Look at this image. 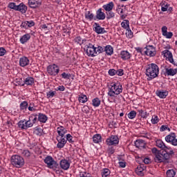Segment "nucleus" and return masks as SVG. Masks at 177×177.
I'll use <instances>...</instances> for the list:
<instances>
[{
  "instance_id": "f257e3e1",
  "label": "nucleus",
  "mask_w": 177,
  "mask_h": 177,
  "mask_svg": "<svg viewBox=\"0 0 177 177\" xmlns=\"http://www.w3.org/2000/svg\"><path fill=\"white\" fill-rule=\"evenodd\" d=\"M152 153L155 155V162H165V161L169 160V155L168 154V151L165 149L158 151L157 148H153Z\"/></svg>"
},
{
  "instance_id": "f03ea898",
  "label": "nucleus",
  "mask_w": 177,
  "mask_h": 177,
  "mask_svg": "<svg viewBox=\"0 0 177 177\" xmlns=\"http://www.w3.org/2000/svg\"><path fill=\"white\" fill-rule=\"evenodd\" d=\"M160 69L158 66L156 64H149L147 66L146 76L149 77V81L158 77Z\"/></svg>"
},
{
  "instance_id": "7ed1b4c3",
  "label": "nucleus",
  "mask_w": 177,
  "mask_h": 177,
  "mask_svg": "<svg viewBox=\"0 0 177 177\" xmlns=\"http://www.w3.org/2000/svg\"><path fill=\"white\" fill-rule=\"evenodd\" d=\"M122 93V85L120 83H113L109 88L108 96L110 97H115V96Z\"/></svg>"
},
{
  "instance_id": "20e7f679",
  "label": "nucleus",
  "mask_w": 177,
  "mask_h": 177,
  "mask_svg": "<svg viewBox=\"0 0 177 177\" xmlns=\"http://www.w3.org/2000/svg\"><path fill=\"white\" fill-rule=\"evenodd\" d=\"M11 164L15 168H21L24 166V158L19 155H13L11 157Z\"/></svg>"
},
{
  "instance_id": "39448f33",
  "label": "nucleus",
  "mask_w": 177,
  "mask_h": 177,
  "mask_svg": "<svg viewBox=\"0 0 177 177\" xmlns=\"http://www.w3.org/2000/svg\"><path fill=\"white\" fill-rule=\"evenodd\" d=\"M44 162L47 164L48 168H51L53 169H55V168H57V167H59V164H57V162L53 160V158H52V156H47L44 159Z\"/></svg>"
},
{
  "instance_id": "423d86ee",
  "label": "nucleus",
  "mask_w": 177,
  "mask_h": 177,
  "mask_svg": "<svg viewBox=\"0 0 177 177\" xmlns=\"http://www.w3.org/2000/svg\"><path fill=\"white\" fill-rule=\"evenodd\" d=\"M84 50L86 52L88 56H96V48L92 44H88L85 46Z\"/></svg>"
},
{
  "instance_id": "0eeeda50",
  "label": "nucleus",
  "mask_w": 177,
  "mask_h": 177,
  "mask_svg": "<svg viewBox=\"0 0 177 177\" xmlns=\"http://www.w3.org/2000/svg\"><path fill=\"white\" fill-rule=\"evenodd\" d=\"M59 71H60V69H59V66L56 64L50 65L47 68V72L50 75H57V74H59Z\"/></svg>"
},
{
  "instance_id": "6e6552de",
  "label": "nucleus",
  "mask_w": 177,
  "mask_h": 177,
  "mask_svg": "<svg viewBox=\"0 0 177 177\" xmlns=\"http://www.w3.org/2000/svg\"><path fill=\"white\" fill-rule=\"evenodd\" d=\"M165 140L167 143H171L173 146H177V139L175 133H171L165 137Z\"/></svg>"
},
{
  "instance_id": "1a4fd4ad",
  "label": "nucleus",
  "mask_w": 177,
  "mask_h": 177,
  "mask_svg": "<svg viewBox=\"0 0 177 177\" xmlns=\"http://www.w3.org/2000/svg\"><path fill=\"white\" fill-rule=\"evenodd\" d=\"M106 142L108 146H113L114 145H118V143L120 142V140L118 139V136H111L108 139H106Z\"/></svg>"
},
{
  "instance_id": "9d476101",
  "label": "nucleus",
  "mask_w": 177,
  "mask_h": 177,
  "mask_svg": "<svg viewBox=\"0 0 177 177\" xmlns=\"http://www.w3.org/2000/svg\"><path fill=\"white\" fill-rule=\"evenodd\" d=\"M162 53L164 57L169 61V63H171V64H174V66H177V64L175 63V61H174V56L172 55V53H171L169 50H163Z\"/></svg>"
},
{
  "instance_id": "9b49d317",
  "label": "nucleus",
  "mask_w": 177,
  "mask_h": 177,
  "mask_svg": "<svg viewBox=\"0 0 177 177\" xmlns=\"http://www.w3.org/2000/svg\"><path fill=\"white\" fill-rule=\"evenodd\" d=\"M145 53L147 56H156V48L153 46H147V48H145Z\"/></svg>"
},
{
  "instance_id": "f8f14e48",
  "label": "nucleus",
  "mask_w": 177,
  "mask_h": 177,
  "mask_svg": "<svg viewBox=\"0 0 177 177\" xmlns=\"http://www.w3.org/2000/svg\"><path fill=\"white\" fill-rule=\"evenodd\" d=\"M57 140L58 142L57 144V147L58 149H63V147L65 146L66 143H67L66 137L57 136Z\"/></svg>"
},
{
  "instance_id": "ddd939ff",
  "label": "nucleus",
  "mask_w": 177,
  "mask_h": 177,
  "mask_svg": "<svg viewBox=\"0 0 177 177\" xmlns=\"http://www.w3.org/2000/svg\"><path fill=\"white\" fill-rule=\"evenodd\" d=\"M28 5L30 8L35 9V8L41 6V0H28Z\"/></svg>"
},
{
  "instance_id": "4468645a",
  "label": "nucleus",
  "mask_w": 177,
  "mask_h": 177,
  "mask_svg": "<svg viewBox=\"0 0 177 177\" xmlns=\"http://www.w3.org/2000/svg\"><path fill=\"white\" fill-rule=\"evenodd\" d=\"M145 169H146V166H145V165L143 164H140L137 167L136 169V173L140 176H143L145 175V173H143V171H145Z\"/></svg>"
},
{
  "instance_id": "2eb2a0df",
  "label": "nucleus",
  "mask_w": 177,
  "mask_h": 177,
  "mask_svg": "<svg viewBox=\"0 0 177 177\" xmlns=\"http://www.w3.org/2000/svg\"><path fill=\"white\" fill-rule=\"evenodd\" d=\"M94 26H95L94 27V31L97 34H105V32H107L106 30H104V28H102L99 24L95 23Z\"/></svg>"
},
{
  "instance_id": "dca6fc26",
  "label": "nucleus",
  "mask_w": 177,
  "mask_h": 177,
  "mask_svg": "<svg viewBox=\"0 0 177 177\" xmlns=\"http://www.w3.org/2000/svg\"><path fill=\"white\" fill-rule=\"evenodd\" d=\"M60 167L62 168V169H64V171H67V169H68V168H70V162H68V160L64 159V160H62L60 161Z\"/></svg>"
},
{
  "instance_id": "f3484780",
  "label": "nucleus",
  "mask_w": 177,
  "mask_h": 177,
  "mask_svg": "<svg viewBox=\"0 0 177 177\" xmlns=\"http://www.w3.org/2000/svg\"><path fill=\"white\" fill-rule=\"evenodd\" d=\"M57 132L59 135L57 136H60V138H66L64 135L67 133V129H66L63 126H61L57 128Z\"/></svg>"
},
{
  "instance_id": "a211bd4d",
  "label": "nucleus",
  "mask_w": 177,
  "mask_h": 177,
  "mask_svg": "<svg viewBox=\"0 0 177 177\" xmlns=\"http://www.w3.org/2000/svg\"><path fill=\"white\" fill-rule=\"evenodd\" d=\"M135 146L138 149H145L146 147V141L143 140H137L135 142Z\"/></svg>"
},
{
  "instance_id": "6ab92c4d",
  "label": "nucleus",
  "mask_w": 177,
  "mask_h": 177,
  "mask_svg": "<svg viewBox=\"0 0 177 177\" xmlns=\"http://www.w3.org/2000/svg\"><path fill=\"white\" fill-rule=\"evenodd\" d=\"M131 53L128 50H122L120 52V57L122 60H129L131 59Z\"/></svg>"
},
{
  "instance_id": "aec40b11",
  "label": "nucleus",
  "mask_w": 177,
  "mask_h": 177,
  "mask_svg": "<svg viewBox=\"0 0 177 177\" xmlns=\"http://www.w3.org/2000/svg\"><path fill=\"white\" fill-rule=\"evenodd\" d=\"M96 19L98 20H104L106 19V14L102 11V8H99L96 12Z\"/></svg>"
},
{
  "instance_id": "412c9836",
  "label": "nucleus",
  "mask_w": 177,
  "mask_h": 177,
  "mask_svg": "<svg viewBox=\"0 0 177 177\" xmlns=\"http://www.w3.org/2000/svg\"><path fill=\"white\" fill-rule=\"evenodd\" d=\"M19 64L21 67H26V66H28V64H30V60L27 57H23L19 59Z\"/></svg>"
},
{
  "instance_id": "4be33fe9",
  "label": "nucleus",
  "mask_w": 177,
  "mask_h": 177,
  "mask_svg": "<svg viewBox=\"0 0 177 177\" xmlns=\"http://www.w3.org/2000/svg\"><path fill=\"white\" fill-rule=\"evenodd\" d=\"M17 11L20 12L22 14L26 13L27 7L24 3H21L19 5L17 6Z\"/></svg>"
},
{
  "instance_id": "5701e85b",
  "label": "nucleus",
  "mask_w": 177,
  "mask_h": 177,
  "mask_svg": "<svg viewBox=\"0 0 177 177\" xmlns=\"http://www.w3.org/2000/svg\"><path fill=\"white\" fill-rule=\"evenodd\" d=\"M34 84V79L32 77H28L25 79L24 83H21V86H24V85H32Z\"/></svg>"
},
{
  "instance_id": "b1692460",
  "label": "nucleus",
  "mask_w": 177,
  "mask_h": 177,
  "mask_svg": "<svg viewBox=\"0 0 177 177\" xmlns=\"http://www.w3.org/2000/svg\"><path fill=\"white\" fill-rule=\"evenodd\" d=\"M156 95L160 97V99H165L167 96H168V91L162 90V91H158L157 90L156 92Z\"/></svg>"
},
{
  "instance_id": "393cba45",
  "label": "nucleus",
  "mask_w": 177,
  "mask_h": 177,
  "mask_svg": "<svg viewBox=\"0 0 177 177\" xmlns=\"http://www.w3.org/2000/svg\"><path fill=\"white\" fill-rule=\"evenodd\" d=\"M156 143L157 147H159V149H162L161 150H167V149H168V147L165 146L164 142H162V140H157Z\"/></svg>"
},
{
  "instance_id": "a878e982",
  "label": "nucleus",
  "mask_w": 177,
  "mask_h": 177,
  "mask_svg": "<svg viewBox=\"0 0 177 177\" xmlns=\"http://www.w3.org/2000/svg\"><path fill=\"white\" fill-rule=\"evenodd\" d=\"M165 73L167 74V75L169 76H174L176 75V74L177 73V68H165Z\"/></svg>"
},
{
  "instance_id": "bb28decb",
  "label": "nucleus",
  "mask_w": 177,
  "mask_h": 177,
  "mask_svg": "<svg viewBox=\"0 0 177 177\" xmlns=\"http://www.w3.org/2000/svg\"><path fill=\"white\" fill-rule=\"evenodd\" d=\"M103 9H104V10H106V12H110L113 10V8H114V3L109 2V3L104 5L102 6Z\"/></svg>"
},
{
  "instance_id": "cd10ccee",
  "label": "nucleus",
  "mask_w": 177,
  "mask_h": 177,
  "mask_svg": "<svg viewBox=\"0 0 177 177\" xmlns=\"http://www.w3.org/2000/svg\"><path fill=\"white\" fill-rule=\"evenodd\" d=\"M30 38H31V35L30 34H26L20 38L19 41H20L21 44H26V42H28V41Z\"/></svg>"
},
{
  "instance_id": "c85d7f7f",
  "label": "nucleus",
  "mask_w": 177,
  "mask_h": 177,
  "mask_svg": "<svg viewBox=\"0 0 177 177\" xmlns=\"http://www.w3.org/2000/svg\"><path fill=\"white\" fill-rule=\"evenodd\" d=\"M38 120L40 122L45 123L48 121V117L44 113H39Z\"/></svg>"
},
{
  "instance_id": "c756f323",
  "label": "nucleus",
  "mask_w": 177,
  "mask_h": 177,
  "mask_svg": "<svg viewBox=\"0 0 177 177\" xmlns=\"http://www.w3.org/2000/svg\"><path fill=\"white\" fill-rule=\"evenodd\" d=\"M104 52H106V55L111 56L113 53V47L111 46H106L104 49Z\"/></svg>"
},
{
  "instance_id": "7c9ffc66",
  "label": "nucleus",
  "mask_w": 177,
  "mask_h": 177,
  "mask_svg": "<svg viewBox=\"0 0 177 177\" xmlns=\"http://www.w3.org/2000/svg\"><path fill=\"white\" fill-rule=\"evenodd\" d=\"M84 16L85 18L90 21H92V20H93V17H95V15L91 12V11H86L84 14Z\"/></svg>"
},
{
  "instance_id": "2f4dec72",
  "label": "nucleus",
  "mask_w": 177,
  "mask_h": 177,
  "mask_svg": "<svg viewBox=\"0 0 177 177\" xmlns=\"http://www.w3.org/2000/svg\"><path fill=\"white\" fill-rule=\"evenodd\" d=\"M18 127L19 128H20L21 129H28L27 128V124L26 123V120H20L18 122Z\"/></svg>"
},
{
  "instance_id": "473e14b6",
  "label": "nucleus",
  "mask_w": 177,
  "mask_h": 177,
  "mask_svg": "<svg viewBox=\"0 0 177 177\" xmlns=\"http://www.w3.org/2000/svg\"><path fill=\"white\" fill-rule=\"evenodd\" d=\"M93 141L95 143H99V142H102V136H100V134L94 135L93 137Z\"/></svg>"
},
{
  "instance_id": "72a5a7b5",
  "label": "nucleus",
  "mask_w": 177,
  "mask_h": 177,
  "mask_svg": "<svg viewBox=\"0 0 177 177\" xmlns=\"http://www.w3.org/2000/svg\"><path fill=\"white\" fill-rule=\"evenodd\" d=\"M79 102L80 103H86L88 102V97L86 95L81 94L79 96Z\"/></svg>"
},
{
  "instance_id": "f704fd0d",
  "label": "nucleus",
  "mask_w": 177,
  "mask_h": 177,
  "mask_svg": "<svg viewBox=\"0 0 177 177\" xmlns=\"http://www.w3.org/2000/svg\"><path fill=\"white\" fill-rule=\"evenodd\" d=\"M166 175L167 177H175V175H176V171L174 169H169L167 171Z\"/></svg>"
},
{
  "instance_id": "c9c22d12",
  "label": "nucleus",
  "mask_w": 177,
  "mask_h": 177,
  "mask_svg": "<svg viewBox=\"0 0 177 177\" xmlns=\"http://www.w3.org/2000/svg\"><path fill=\"white\" fill-rule=\"evenodd\" d=\"M101 101L98 97L94 98L92 101L93 106L94 107H99L100 106Z\"/></svg>"
},
{
  "instance_id": "e433bc0d",
  "label": "nucleus",
  "mask_w": 177,
  "mask_h": 177,
  "mask_svg": "<svg viewBox=\"0 0 177 177\" xmlns=\"http://www.w3.org/2000/svg\"><path fill=\"white\" fill-rule=\"evenodd\" d=\"M42 132H44V129L38 127H36L35 130L34 131V133L38 136H41Z\"/></svg>"
},
{
  "instance_id": "4c0bfd02",
  "label": "nucleus",
  "mask_w": 177,
  "mask_h": 177,
  "mask_svg": "<svg viewBox=\"0 0 177 177\" xmlns=\"http://www.w3.org/2000/svg\"><path fill=\"white\" fill-rule=\"evenodd\" d=\"M110 175V170L109 169H104L102 171V177H108Z\"/></svg>"
},
{
  "instance_id": "58836bf2",
  "label": "nucleus",
  "mask_w": 177,
  "mask_h": 177,
  "mask_svg": "<svg viewBox=\"0 0 177 177\" xmlns=\"http://www.w3.org/2000/svg\"><path fill=\"white\" fill-rule=\"evenodd\" d=\"M127 117L130 120H133V118H135V117H136V111H131L130 113H128Z\"/></svg>"
},
{
  "instance_id": "ea45409f",
  "label": "nucleus",
  "mask_w": 177,
  "mask_h": 177,
  "mask_svg": "<svg viewBox=\"0 0 177 177\" xmlns=\"http://www.w3.org/2000/svg\"><path fill=\"white\" fill-rule=\"evenodd\" d=\"M102 52H104V48L102 46L95 47V56L99 53H102Z\"/></svg>"
},
{
  "instance_id": "a19ab883",
  "label": "nucleus",
  "mask_w": 177,
  "mask_h": 177,
  "mask_svg": "<svg viewBox=\"0 0 177 177\" xmlns=\"http://www.w3.org/2000/svg\"><path fill=\"white\" fill-rule=\"evenodd\" d=\"M121 26L122 28H129V21L124 20L123 22H122Z\"/></svg>"
},
{
  "instance_id": "79ce46f5",
  "label": "nucleus",
  "mask_w": 177,
  "mask_h": 177,
  "mask_svg": "<svg viewBox=\"0 0 177 177\" xmlns=\"http://www.w3.org/2000/svg\"><path fill=\"white\" fill-rule=\"evenodd\" d=\"M115 16V14L111 10L106 12V19L109 20L110 19H113Z\"/></svg>"
},
{
  "instance_id": "37998d69",
  "label": "nucleus",
  "mask_w": 177,
  "mask_h": 177,
  "mask_svg": "<svg viewBox=\"0 0 177 177\" xmlns=\"http://www.w3.org/2000/svg\"><path fill=\"white\" fill-rule=\"evenodd\" d=\"M8 8L12 9L13 10H17V6L14 2L9 3Z\"/></svg>"
},
{
  "instance_id": "c03bdc74",
  "label": "nucleus",
  "mask_w": 177,
  "mask_h": 177,
  "mask_svg": "<svg viewBox=\"0 0 177 177\" xmlns=\"http://www.w3.org/2000/svg\"><path fill=\"white\" fill-rule=\"evenodd\" d=\"M28 106V103L26 101H24L20 104V107L21 110H26Z\"/></svg>"
},
{
  "instance_id": "a18cd8bd",
  "label": "nucleus",
  "mask_w": 177,
  "mask_h": 177,
  "mask_svg": "<svg viewBox=\"0 0 177 177\" xmlns=\"http://www.w3.org/2000/svg\"><path fill=\"white\" fill-rule=\"evenodd\" d=\"M22 156H24V157H30L31 156V152L30 151L25 149L21 152Z\"/></svg>"
},
{
  "instance_id": "49530a36",
  "label": "nucleus",
  "mask_w": 177,
  "mask_h": 177,
  "mask_svg": "<svg viewBox=\"0 0 177 177\" xmlns=\"http://www.w3.org/2000/svg\"><path fill=\"white\" fill-rule=\"evenodd\" d=\"M126 35L128 37V38H132L133 37V33L132 32V30L131 29H127L126 32Z\"/></svg>"
},
{
  "instance_id": "de8ad7c7",
  "label": "nucleus",
  "mask_w": 177,
  "mask_h": 177,
  "mask_svg": "<svg viewBox=\"0 0 177 177\" xmlns=\"http://www.w3.org/2000/svg\"><path fill=\"white\" fill-rule=\"evenodd\" d=\"M30 121H32V124H35L37 122V115H33L32 116H30Z\"/></svg>"
},
{
  "instance_id": "09e8293b",
  "label": "nucleus",
  "mask_w": 177,
  "mask_h": 177,
  "mask_svg": "<svg viewBox=\"0 0 177 177\" xmlns=\"http://www.w3.org/2000/svg\"><path fill=\"white\" fill-rule=\"evenodd\" d=\"M62 78H64V80H68V79H70V78H71V74H68V73H63L62 74Z\"/></svg>"
},
{
  "instance_id": "8fccbe9b",
  "label": "nucleus",
  "mask_w": 177,
  "mask_h": 177,
  "mask_svg": "<svg viewBox=\"0 0 177 177\" xmlns=\"http://www.w3.org/2000/svg\"><path fill=\"white\" fill-rule=\"evenodd\" d=\"M25 122L26 124V127L27 128H31V127H32L34 124L32 123V122H31V120H30V118L29 120L28 121L25 120Z\"/></svg>"
},
{
  "instance_id": "3c124183",
  "label": "nucleus",
  "mask_w": 177,
  "mask_h": 177,
  "mask_svg": "<svg viewBox=\"0 0 177 177\" xmlns=\"http://www.w3.org/2000/svg\"><path fill=\"white\" fill-rule=\"evenodd\" d=\"M66 140L69 143H74V141L73 140V136L70 134L66 135Z\"/></svg>"
},
{
  "instance_id": "603ef678",
  "label": "nucleus",
  "mask_w": 177,
  "mask_h": 177,
  "mask_svg": "<svg viewBox=\"0 0 177 177\" xmlns=\"http://www.w3.org/2000/svg\"><path fill=\"white\" fill-rule=\"evenodd\" d=\"M152 124H158V116H153L151 119Z\"/></svg>"
},
{
  "instance_id": "864d4df0",
  "label": "nucleus",
  "mask_w": 177,
  "mask_h": 177,
  "mask_svg": "<svg viewBox=\"0 0 177 177\" xmlns=\"http://www.w3.org/2000/svg\"><path fill=\"white\" fill-rule=\"evenodd\" d=\"M56 94V91H49L47 93V97L49 99V97H53Z\"/></svg>"
},
{
  "instance_id": "5fc2aeb1",
  "label": "nucleus",
  "mask_w": 177,
  "mask_h": 177,
  "mask_svg": "<svg viewBox=\"0 0 177 177\" xmlns=\"http://www.w3.org/2000/svg\"><path fill=\"white\" fill-rule=\"evenodd\" d=\"M160 129L161 132H164V131H167H167H169V132L171 131V129H169V127H167L165 125L161 126Z\"/></svg>"
},
{
  "instance_id": "6e6d98bb",
  "label": "nucleus",
  "mask_w": 177,
  "mask_h": 177,
  "mask_svg": "<svg viewBox=\"0 0 177 177\" xmlns=\"http://www.w3.org/2000/svg\"><path fill=\"white\" fill-rule=\"evenodd\" d=\"M174 35V34L171 32H167L164 37H165L167 39H170L172 38V36Z\"/></svg>"
},
{
  "instance_id": "4d7b16f0",
  "label": "nucleus",
  "mask_w": 177,
  "mask_h": 177,
  "mask_svg": "<svg viewBox=\"0 0 177 177\" xmlns=\"http://www.w3.org/2000/svg\"><path fill=\"white\" fill-rule=\"evenodd\" d=\"M116 74L117 75H119V77H122V75H124V70L119 69L116 71Z\"/></svg>"
},
{
  "instance_id": "13d9d810",
  "label": "nucleus",
  "mask_w": 177,
  "mask_h": 177,
  "mask_svg": "<svg viewBox=\"0 0 177 177\" xmlns=\"http://www.w3.org/2000/svg\"><path fill=\"white\" fill-rule=\"evenodd\" d=\"M109 74L111 76L115 75V74H117V71L115 69H110L109 71Z\"/></svg>"
},
{
  "instance_id": "bf43d9fd",
  "label": "nucleus",
  "mask_w": 177,
  "mask_h": 177,
  "mask_svg": "<svg viewBox=\"0 0 177 177\" xmlns=\"http://www.w3.org/2000/svg\"><path fill=\"white\" fill-rule=\"evenodd\" d=\"M26 23L28 24V27H33V26L35 25V23H34V21H26Z\"/></svg>"
},
{
  "instance_id": "052dcab7",
  "label": "nucleus",
  "mask_w": 177,
  "mask_h": 177,
  "mask_svg": "<svg viewBox=\"0 0 177 177\" xmlns=\"http://www.w3.org/2000/svg\"><path fill=\"white\" fill-rule=\"evenodd\" d=\"M167 30H168V28H167V26H162V35H165L168 32L167 31Z\"/></svg>"
},
{
  "instance_id": "680f3d73",
  "label": "nucleus",
  "mask_w": 177,
  "mask_h": 177,
  "mask_svg": "<svg viewBox=\"0 0 177 177\" xmlns=\"http://www.w3.org/2000/svg\"><path fill=\"white\" fill-rule=\"evenodd\" d=\"M21 28H28V25L27 24V21L22 22L21 24Z\"/></svg>"
},
{
  "instance_id": "e2e57ef3",
  "label": "nucleus",
  "mask_w": 177,
  "mask_h": 177,
  "mask_svg": "<svg viewBox=\"0 0 177 177\" xmlns=\"http://www.w3.org/2000/svg\"><path fill=\"white\" fill-rule=\"evenodd\" d=\"M6 53V50L3 48H0V56H5V54Z\"/></svg>"
},
{
  "instance_id": "0e129e2a",
  "label": "nucleus",
  "mask_w": 177,
  "mask_h": 177,
  "mask_svg": "<svg viewBox=\"0 0 177 177\" xmlns=\"http://www.w3.org/2000/svg\"><path fill=\"white\" fill-rule=\"evenodd\" d=\"M116 11L118 13V15H122V13H124V10L120 6L118 7V9L116 10Z\"/></svg>"
},
{
  "instance_id": "69168bd1",
  "label": "nucleus",
  "mask_w": 177,
  "mask_h": 177,
  "mask_svg": "<svg viewBox=\"0 0 177 177\" xmlns=\"http://www.w3.org/2000/svg\"><path fill=\"white\" fill-rule=\"evenodd\" d=\"M119 165L120 168H125V167H127L125 162H119Z\"/></svg>"
},
{
  "instance_id": "338daca9",
  "label": "nucleus",
  "mask_w": 177,
  "mask_h": 177,
  "mask_svg": "<svg viewBox=\"0 0 177 177\" xmlns=\"http://www.w3.org/2000/svg\"><path fill=\"white\" fill-rule=\"evenodd\" d=\"M161 10H162V12H167V10H168V5L162 6Z\"/></svg>"
},
{
  "instance_id": "774afa93",
  "label": "nucleus",
  "mask_w": 177,
  "mask_h": 177,
  "mask_svg": "<svg viewBox=\"0 0 177 177\" xmlns=\"http://www.w3.org/2000/svg\"><path fill=\"white\" fill-rule=\"evenodd\" d=\"M138 112L140 113V114H142V117L143 118H145L146 117V112L145 113V111H143V110L140 109L138 111Z\"/></svg>"
}]
</instances>
